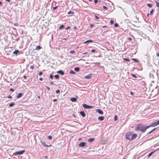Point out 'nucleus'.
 I'll list each match as a JSON object with an SVG mask.
<instances>
[{
    "label": "nucleus",
    "instance_id": "14",
    "mask_svg": "<svg viewBox=\"0 0 159 159\" xmlns=\"http://www.w3.org/2000/svg\"><path fill=\"white\" fill-rule=\"evenodd\" d=\"M140 127L139 125H137L136 127L135 128V131L140 130Z\"/></svg>",
    "mask_w": 159,
    "mask_h": 159
},
{
    "label": "nucleus",
    "instance_id": "52",
    "mask_svg": "<svg viewBox=\"0 0 159 159\" xmlns=\"http://www.w3.org/2000/svg\"><path fill=\"white\" fill-rule=\"evenodd\" d=\"M11 96L9 95L8 96V98H11Z\"/></svg>",
    "mask_w": 159,
    "mask_h": 159
},
{
    "label": "nucleus",
    "instance_id": "31",
    "mask_svg": "<svg viewBox=\"0 0 159 159\" xmlns=\"http://www.w3.org/2000/svg\"><path fill=\"white\" fill-rule=\"evenodd\" d=\"M75 51L73 50H71L70 52V53L72 54H74L75 53Z\"/></svg>",
    "mask_w": 159,
    "mask_h": 159
},
{
    "label": "nucleus",
    "instance_id": "20",
    "mask_svg": "<svg viewBox=\"0 0 159 159\" xmlns=\"http://www.w3.org/2000/svg\"><path fill=\"white\" fill-rule=\"evenodd\" d=\"M93 41L92 40H87L85 42H84V43H93Z\"/></svg>",
    "mask_w": 159,
    "mask_h": 159
},
{
    "label": "nucleus",
    "instance_id": "38",
    "mask_svg": "<svg viewBox=\"0 0 159 159\" xmlns=\"http://www.w3.org/2000/svg\"><path fill=\"white\" fill-rule=\"evenodd\" d=\"M57 7H58L57 6H56V7H53V9H52V10H56L57 8Z\"/></svg>",
    "mask_w": 159,
    "mask_h": 159
},
{
    "label": "nucleus",
    "instance_id": "11",
    "mask_svg": "<svg viewBox=\"0 0 159 159\" xmlns=\"http://www.w3.org/2000/svg\"><path fill=\"white\" fill-rule=\"evenodd\" d=\"M92 74H90L88 75L84 76V78L87 79H89L91 77Z\"/></svg>",
    "mask_w": 159,
    "mask_h": 159
},
{
    "label": "nucleus",
    "instance_id": "39",
    "mask_svg": "<svg viewBox=\"0 0 159 159\" xmlns=\"http://www.w3.org/2000/svg\"><path fill=\"white\" fill-rule=\"evenodd\" d=\"M110 22V24L111 25H112V24H113V23H114V21L113 20H111Z\"/></svg>",
    "mask_w": 159,
    "mask_h": 159
},
{
    "label": "nucleus",
    "instance_id": "6",
    "mask_svg": "<svg viewBox=\"0 0 159 159\" xmlns=\"http://www.w3.org/2000/svg\"><path fill=\"white\" fill-rule=\"evenodd\" d=\"M86 144L85 142H82L79 144V146L80 147H83Z\"/></svg>",
    "mask_w": 159,
    "mask_h": 159
},
{
    "label": "nucleus",
    "instance_id": "36",
    "mask_svg": "<svg viewBox=\"0 0 159 159\" xmlns=\"http://www.w3.org/2000/svg\"><path fill=\"white\" fill-rule=\"evenodd\" d=\"M95 64H96V65L98 66H99L100 64V63L99 62H96L95 63Z\"/></svg>",
    "mask_w": 159,
    "mask_h": 159
},
{
    "label": "nucleus",
    "instance_id": "21",
    "mask_svg": "<svg viewBox=\"0 0 159 159\" xmlns=\"http://www.w3.org/2000/svg\"><path fill=\"white\" fill-rule=\"evenodd\" d=\"M42 48L39 46H38L36 48L35 50H39L41 49Z\"/></svg>",
    "mask_w": 159,
    "mask_h": 159
},
{
    "label": "nucleus",
    "instance_id": "8",
    "mask_svg": "<svg viewBox=\"0 0 159 159\" xmlns=\"http://www.w3.org/2000/svg\"><path fill=\"white\" fill-rule=\"evenodd\" d=\"M157 125H158V124L157 123V122H154V123L152 124H151L149 126L150 127H155Z\"/></svg>",
    "mask_w": 159,
    "mask_h": 159
},
{
    "label": "nucleus",
    "instance_id": "63",
    "mask_svg": "<svg viewBox=\"0 0 159 159\" xmlns=\"http://www.w3.org/2000/svg\"><path fill=\"white\" fill-rule=\"evenodd\" d=\"M103 28H106L107 27V26H105V25H104V26H102Z\"/></svg>",
    "mask_w": 159,
    "mask_h": 159
},
{
    "label": "nucleus",
    "instance_id": "48",
    "mask_svg": "<svg viewBox=\"0 0 159 159\" xmlns=\"http://www.w3.org/2000/svg\"><path fill=\"white\" fill-rule=\"evenodd\" d=\"M70 28V26H69L67 27L65 29H66V30H68V29H69Z\"/></svg>",
    "mask_w": 159,
    "mask_h": 159
},
{
    "label": "nucleus",
    "instance_id": "9",
    "mask_svg": "<svg viewBox=\"0 0 159 159\" xmlns=\"http://www.w3.org/2000/svg\"><path fill=\"white\" fill-rule=\"evenodd\" d=\"M96 111L98 112L99 114H102L103 113V111L101 109H98L96 110Z\"/></svg>",
    "mask_w": 159,
    "mask_h": 159
},
{
    "label": "nucleus",
    "instance_id": "34",
    "mask_svg": "<svg viewBox=\"0 0 159 159\" xmlns=\"http://www.w3.org/2000/svg\"><path fill=\"white\" fill-rule=\"evenodd\" d=\"M132 77H134V78H137V76L136 75H135V74H132Z\"/></svg>",
    "mask_w": 159,
    "mask_h": 159
},
{
    "label": "nucleus",
    "instance_id": "25",
    "mask_svg": "<svg viewBox=\"0 0 159 159\" xmlns=\"http://www.w3.org/2000/svg\"><path fill=\"white\" fill-rule=\"evenodd\" d=\"M154 152V151H153L150 152V153H149L148 155V157H150L152 155V154L153 152Z\"/></svg>",
    "mask_w": 159,
    "mask_h": 159
},
{
    "label": "nucleus",
    "instance_id": "60",
    "mask_svg": "<svg viewBox=\"0 0 159 159\" xmlns=\"http://www.w3.org/2000/svg\"><path fill=\"white\" fill-rule=\"evenodd\" d=\"M19 40V38H17V39H16V41H18Z\"/></svg>",
    "mask_w": 159,
    "mask_h": 159
},
{
    "label": "nucleus",
    "instance_id": "15",
    "mask_svg": "<svg viewBox=\"0 0 159 159\" xmlns=\"http://www.w3.org/2000/svg\"><path fill=\"white\" fill-rule=\"evenodd\" d=\"M80 113L82 117H84L85 116V114L84 111H81L80 112Z\"/></svg>",
    "mask_w": 159,
    "mask_h": 159
},
{
    "label": "nucleus",
    "instance_id": "40",
    "mask_svg": "<svg viewBox=\"0 0 159 159\" xmlns=\"http://www.w3.org/2000/svg\"><path fill=\"white\" fill-rule=\"evenodd\" d=\"M117 116L116 115L115 116L114 118V119L115 120H116L117 119Z\"/></svg>",
    "mask_w": 159,
    "mask_h": 159
},
{
    "label": "nucleus",
    "instance_id": "41",
    "mask_svg": "<svg viewBox=\"0 0 159 159\" xmlns=\"http://www.w3.org/2000/svg\"><path fill=\"white\" fill-rule=\"evenodd\" d=\"M124 60L126 61H129V60L128 58H124Z\"/></svg>",
    "mask_w": 159,
    "mask_h": 159
},
{
    "label": "nucleus",
    "instance_id": "49",
    "mask_svg": "<svg viewBox=\"0 0 159 159\" xmlns=\"http://www.w3.org/2000/svg\"><path fill=\"white\" fill-rule=\"evenodd\" d=\"M90 27L91 28H92V27H93L94 25L93 24H90Z\"/></svg>",
    "mask_w": 159,
    "mask_h": 159
},
{
    "label": "nucleus",
    "instance_id": "10",
    "mask_svg": "<svg viewBox=\"0 0 159 159\" xmlns=\"http://www.w3.org/2000/svg\"><path fill=\"white\" fill-rule=\"evenodd\" d=\"M23 95V93H19L16 96L17 98H21Z\"/></svg>",
    "mask_w": 159,
    "mask_h": 159
},
{
    "label": "nucleus",
    "instance_id": "58",
    "mask_svg": "<svg viewBox=\"0 0 159 159\" xmlns=\"http://www.w3.org/2000/svg\"><path fill=\"white\" fill-rule=\"evenodd\" d=\"M50 84H54V83H53L52 82V81H51V82H50Z\"/></svg>",
    "mask_w": 159,
    "mask_h": 159
},
{
    "label": "nucleus",
    "instance_id": "33",
    "mask_svg": "<svg viewBox=\"0 0 159 159\" xmlns=\"http://www.w3.org/2000/svg\"><path fill=\"white\" fill-rule=\"evenodd\" d=\"M48 139L50 140L52 139V136H50V135L48 136Z\"/></svg>",
    "mask_w": 159,
    "mask_h": 159
},
{
    "label": "nucleus",
    "instance_id": "32",
    "mask_svg": "<svg viewBox=\"0 0 159 159\" xmlns=\"http://www.w3.org/2000/svg\"><path fill=\"white\" fill-rule=\"evenodd\" d=\"M53 76L52 75V74H51L50 75V78L52 79V80L53 79Z\"/></svg>",
    "mask_w": 159,
    "mask_h": 159
},
{
    "label": "nucleus",
    "instance_id": "19",
    "mask_svg": "<svg viewBox=\"0 0 159 159\" xmlns=\"http://www.w3.org/2000/svg\"><path fill=\"white\" fill-rule=\"evenodd\" d=\"M74 70L76 72H78L80 70V69L79 67H76L75 68Z\"/></svg>",
    "mask_w": 159,
    "mask_h": 159
},
{
    "label": "nucleus",
    "instance_id": "64",
    "mask_svg": "<svg viewBox=\"0 0 159 159\" xmlns=\"http://www.w3.org/2000/svg\"><path fill=\"white\" fill-rule=\"evenodd\" d=\"M136 19H137V20H139V18H138L137 17H136Z\"/></svg>",
    "mask_w": 159,
    "mask_h": 159
},
{
    "label": "nucleus",
    "instance_id": "56",
    "mask_svg": "<svg viewBox=\"0 0 159 159\" xmlns=\"http://www.w3.org/2000/svg\"><path fill=\"white\" fill-rule=\"evenodd\" d=\"M39 80H40L41 81H42L43 80V78H39Z\"/></svg>",
    "mask_w": 159,
    "mask_h": 159
},
{
    "label": "nucleus",
    "instance_id": "30",
    "mask_svg": "<svg viewBox=\"0 0 159 159\" xmlns=\"http://www.w3.org/2000/svg\"><path fill=\"white\" fill-rule=\"evenodd\" d=\"M54 77L56 79H58L59 78V76L58 75H56L54 76Z\"/></svg>",
    "mask_w": 159,
    "mask_h": 159
},
{
    "label": "nucleus",
    "instance_id": "37",
    "mask_svg": "<svg viewBox=\"0 0 159 159\" xmlns=\"http://www.w3.org/2000/svg\"><path fill=\"white\" fill-rule=\"evenodd\" d=\"M114 26L116 27H117L118 26V25L117 23H116L114 24Z\"/></svg>",
    "mask_w": 159,
    "mask_h": 159
},
{
    "label": "nucleus",
    "instance_id": "51",
    "mask_svg": "<svg viewBox=\"0 0 159 159\" xmlns=\"http://www.w3.org/2000/svg\"><path fill=\"white\" fill-rule=\"evenodd\" d=\"M10 91L13 92L14 91V90L13 89L11 88L10 89Z\"/></svg>",
    "mask_w": 159,
    "mask_h": 159
},
{
    "label": "nucleus",
    "instance_id": "4",
    "mask_svg": "<svg viewBox=\"0 0 159 159\" xmlns=\"http://www.w3.org/2000/svg\"><path fill=\"white\" fill-rule=\"evenodd\" d=\"M25 152V150H23L21 151H17L13 153V154L15 155H21Z\"/></svg>",
    "mask_w": 159,
    "mask_h": 159
},
{
    "label": "nucleus",
    "instance_id": "27",
    "mask_svg": "<svg viewBox=\"0 0 159 159\" xmlns=\"http://www.w3.org/2000/svg\"><path fill=\"white\" fill-rule=\"evenodd\" d=\"M69 73L70 74H75V73L73 70H71L70 71Z\"/></svg>",
    "mask_w": 159,
    "mask_h": 159
},
{
    "label": "nucleus",
    "instance_id": "28",
    "mask_svg": "<svg viewBox=\"0 0 159 159\" xmlns=\"http://www.w3.org/2000/svg\"><path fill=\"white\" fill-rule=\"evenodd\" d=\"M147 5L149 7H152V4L150 3H147Z\"/></svg>",
    "mask_w": 159,
    "mask_h": 159
},
{
    "label": "nucleus",
    "instance_id": "57",
    "mask_svg": "<svg viewBox=\"0 0 159 159\" xmlns=\"http://www.w3.org/2000/svg\"><path fill=\"white\" fill-rule=\"evenodd\" d=\"M152 132H151V131H149V132H148V133L147 134H151V133H152Z\"/></svg>",
    "mask_w": 159,
    "mask_h": 159
},
{
    "label": "nucleus",
    "instance_id": "3",
    "mask_svg": "<svg viewBox=\"0 0 159 159\" xmlns=\"http://www.w3.org/2000/svg\"><path fill=\"white\" fill-rule=\"evenodd\" d=\"M83 107L85 109H89L93 107V106L87 105L86 104L84 103L82 104Z\"/></svg>",
    "mask_w": 159,
    "mask_h": 159
},
{
    "label": "nucleus",
    "instance_id": "22",
    "mask_svg": "<svg viewBox=\"0 0 159 159\" xmlns=\"http://www.w3.org/2000/svg\"><path fill=\"white\" fill-rule=\"evenodd\" d=\"M14 102H12L11 103L9 104V106L10 107H13V106L15 105Z\"/></svg>",
    "mask_w": 159,
    "mask_h": 159
},
{
    "label": "nucleus",
    "instance_id": "42",
    "mask_svg": "<svg viewBox=\"0 0 159 159\" xmlns=\"http://www.w3.org/2000/svg\"><path fill=\"white\" fill-rule=\"evenodd\" d=\"M60 92V90L59 89H57V90H56V92L57 93H59Z\"/></svg>",
    "mask_w": 159,
    "mask_h": 159
},
{
    "label": "nucleus",
    "instance_id": "47",
    "mask_svg": "<svg viewBox=\"0 0 159 159\" xmlns=\"http://www.w3.org/2000/svg\"><path fill=\"white\" fill-rule=\"evenodd\" d=\"M96 51V50L95 49H93L91 50V52H94Z\"/></svg>",
    "mask_w": 159,
    "mask_h": 159
},
{
    "label": "nucleus",
    "instance_id": "24",
    "mask_svg": "<svg viewBox=\"0 0 159 159\" xmlns=\"http://www.w3.org/2000/svg\"><path fill=\"white\" fill-rule=\"evenodd\" d=\"M132 60L134 61L135 62H138V59H136L134 58H132Z\"/></svg>",
    "mask_w": 159,
    "mask_h": 159
},
{
    "label": "nucleus",
    "instance_id": "44",
    "mask_svg": "<svg viewBox=\"0 0 159 159\" xmlns=\"http://www.w3.org/2000/svg\"><path fill=\"white\" fill-rule=\"evenodd\" d=\"M103 8L105 9H106V10H107V7L105 6H103Z\"/></svg>",
    "mask_w": 159,
    "mask_h": 159
},
{
    "label": "nucleus",
    "instance_id": "12",
    "mask_svg": "<svg viewBox=\"0 0 159 159\" xmlns=\"http://www.w3.org/2000/svg\"><path fill=\"white\" fill-rule=\"evenodd\" d=\"M57 72L62 75H63L64 74V72L62 70H59L57 71Z\"/></svg>",
    "mask_w": 159,
    "mask_h": 159
},
{
    "label": "nucleus",
    "instance_id": "50",
    "mask_svg": "<svg viewBox=\"0 0 159 159\" xmlns=\"http://www.w3.org/2000/svg\"><path fill=\"white\" fill-rule=\"evenodd\" d=\"M98 2V0H94V2L95 3H97Z\"/></svg>",
    "mask_w": 159,
    "mask_h": 159
},
{
    "label": "nucleus",
    "instance_id": "29",
    "mask_svg": "<svg viewBox=\"0 0 159 159\" xmlns=\"http://www.w3.org/2000/svg\"><path fill=\"white\" fill-rule=\"evenodd\" d=\"M64 27V25H61L59 27V29H61L63 28Z\"/></svg>",
    "mask_w": 159,
    "mask_h": 159
},
{
    "label": "nucleus",
    "instance_id": "61",
    "mask_svg": "<svg viewBox=\"0 0 159 159\" xmlns=\"http://www.w3.org/2000/svg\"><path fill=\"white\" fill-rule=\"evenodd\" d=\"M157 56H158V57H159V53H157Z\"/></svg>",
    "mask_w": 159,
    "mask_h": 159
},
{
    "label": "nucleus",
    "instance_id": "23",
    "mask_svg": "<svg viewBox=\"0 0 159 159\" xmlns=\"http://www.w3.org/2000/svg\"><path fill=\"white\" fill-rule=\"evenodd\" d=\"M74 13V12L73 11H69L67 13V14H71L72 15H73Z\"/></svg>",
    "mask_w": 159,
    "mask_h": 159
},
{
    "label": "nucleus",
    "instance_id": "2",
    "mask_svg": "<svg viewBox=\"0 0 159 159\" xmlns=\"http://www.w3.org/2000/svg\"><path fill=\"white\" fill-rule=\"evenodd\" d=\"M132 133L129 132L127 133L126 134V137L127 139L129 140H131L132 137Z\"/></svg>",
    "mask_w": 159,
    "mask_h": 159
},
{
    "label": "nucleus",
    "instance_id": "16",
    "mask_svg": "<svg viewBox=\"0 0 159 159\" xmlns=\"http://www.w3.org/2000/svg\"><path fill=\"white\" fill-rule=\"evenodd\" d=\"M19 52L20 51L18 50H16L13 52V54L17 55Z\"/></svg>",
    "mask_w": 159,
    "mask_h": 159
},
{
    "label": "nucleus",
    "instance_id": "45",
    "mask_svg": "<svg viewBox=\"0 0 159 159\" xmlns=\"http://www.w3.org/2000/svg\"><path fill=\"white\" fill-rule=\"evenodd\" d=\"M95 17L96 19H99V17L97 15H95Z\"/></svg>",
    "mask_w": 159,
    "mask_h": 159
},
{
    "label": "nucleus",
    "instance_id": "7",
    "mask_svg": "<svg viewBox=\"0 0 159 159\" xmlns=\"http://www.w3.org/2000/svg\"><path fill=\"white\" fill-rule=\"evenodd\" d=\"M132 137L131 138V140L134 139L137 137V134H132Z\"/></svg>",
    "mask_w": 159,
    "mask_h": 159
},
{
    "label": "nucleus",
    "instance_id": "62",
    "mask_svg": "<svg viewBox=\"0 0 159 159\" xmlns=\"http://www.w3.org/2000/svg\"><path fill=\"white\" fill-rule=\"evenodd\" d=\"M157 123L158 125L159 124V120H158L156 122Z\"/></svg>",
    "mask_w": 159,
    "mask_h": 159
},
{
    "label": "nucleus",
    "instance_id": "46",
    "mask_svg": "<svg viewBox=\"0 0 159 159\" xmlns=\"http://www.w3.org/2000/svg\"><path fill=\"white\" fill-rule=\"evenodd\" d=\"M30 68L31 69H34V65H31L30 66Z\"/></svg>",
    "mask_w": 159,
    "mask_h": 159
},
{
    "label": "nucleus",
    "instance_id": "53",
    "mask_svg": "<svg viewBox=\"0 0 159 159\" xmlns=\"http://www.w3.org/2000/svg\"><path fill=\"white\" fill-rule=\"evenodd\" d=\"M57 99H54L53 100V101L54 102H56L57 101Z\"/></svg>",
    "mask_w": 159,
    "mask_h": 159
},
{
    "label": "nucleus",
    "instance_id": "54",
    "mask_svg": "<svg viewBox=\"0 0 159 159\" xmlns=\"http://www.w3.org/2000/svg\"><path fill=\"white\" fill-rule=\"evenodd\" d=\"M46 88H47V89L48 90H50V88L48 87V86H47L46 87Z\"/></svg>",
    "mask_w": 159,
    "mask_h": 159
},
{
    "label": "nucleus",
    "instance_id": "5",
    "mask_svg": "<svg viewBox=\"0 0 159 159\" xmlns=\"http://www.w3.org/2000/svg\"><path fill=\"white\" fill-rule=\"evenodd\" d=\"M40 143L44 147H49L50 146H52V145L51 144L49 145H47L42 140H41Z\"/></svg>",
    "mask_w": 159,
    "mask_h": 159
},
{
    "label": "nucleus",
    "instance_id": "35",
    "mask_svg": "<svg viewBox=\"0 0 159 159\" xmlns=\"http://www.w3.org/2000/svg\"><path fill=\"white\" fill-rule=\"evenodd\" d=\"M154 11L153 9H152L150 12V14L152 15V14L153 12Z\"/></svg>",
    "mask_w": 159,
    "mask_h": 159
},
{
    "label": "nucleus",
    "instance_id": "18",
    "mask_svg": "<svg viewBox=\"0 0 159 159\" xmlns=\"http://www.w3.org/2000/svg\"><path fill=\"white\" fill-rule=\"evenodd\" d=\"M94 140V138H90L88 140V141L90 143H91L92 142H93Z\"/></svg>",
    "mask_w": 159,
    "mask_h": 159
},
{
    "label": "nucleus",
    "instance_id": "55",
    "mask_svg": "<svg viewBox=\"0 0 159 159\" xmlns=\"http://www.w3.org/2000/svg\"><path fill=\"white\" fill-rule=\"evenodd\" d=\"M23 77H24V78L25 79H27L26 76L25 75H24Z\"/></svg>",
    "mask_w": 159,
    "mask_h": 159
},
{
    "label": "nucleus",
    "instance_id": "59",
    "mask_svg": "<svg viewBox=\"0 0 159 159\" xmlns=\"http://www.w3.org/2000/svg\"><path fill=\"white\" fill-rule=\"evenodd\" d=\"M128 39L130 40H132V39L130 38H129Z\"/></svg>",
    "mask_w": 159,
    "mask_h": 159
},
{
    "label": "nucleus",
    "instance_id": "43",
    "mask_svg": "<svg viewBox=\"0 0 159 159\" xmlns=\"http://www.w3.org/2000/svg\"><path fill=\"white\" fill-rule=\"evenodd\" d=\"M43 72H42V71H40L39 72V76H41V75H42V74H43Z\"/></svg>",
    "mask_w": 159,
    "mask_h": 159
},
{
    "label": "nucleus",
    "instance_id": "13",
    "mask_svg": "<svg viewBox=\"0 0 159 159\" xmlns=\"http://www.w3.org/2000/svg\"><path fill=\"white\" fill-rule=\"evenodd\" d=\"M104 117L103 116H101L98 117V119L100 121H102L104 120Z\"/></svg>",
    "mask_w": 159,
    "mask_h": 159
},
{
    "label": "nucleus",
    "instance_id": "17",
    "mask_svg": "<svg viewBox=\"0 0 159 159\" xmlns=\"http://www.w3.org/2000/svg\"><path fill=\"white\" fill-rule=\"evenodd\" d=\"M70 100L72 102H75L77 101V99L75 98H70Z\"/></svg>",
    "mask_w": 159,
    "mask_h": 159
},
{
    "label": "nucleus",
    "instance_id": "1",
    "mask_svg": "<svg viewBox=\"0 0 159 159\" xmlns=\"http://www.w3.org/2000/svg\"><path fill=\"white\" fill-rule=\"evenodd\" d=\"M150 128L149 126H142L140 127V131H141L143 132H144L148 128Z\"/></svg>",
    "mask_w": 159,
    "mask_h": 159
},
{
    "label": "nucleus",
    "instance_id": "26",
    "mask_svg": "<svg viewBox=\"0 0 159 159\" xmlns=\"http://www.w3.org/2000/svg\"><path fill=\"white\" fill-rule=\"evenodd\" d=\"M156 3V6L157 7H159V2L157 1H155Z\"/></svg>",
    "mask_w": 159,
    "mask_h": 159
}]
</instances>
